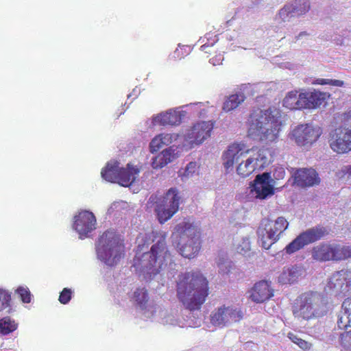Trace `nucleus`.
Wrapping results in <instances>:
<instances>
[{"instance_id":"52","label":"nucleus","mask_w":351,"mask_h":351,"mask_svg":"<svg viewBox=\"0 0 351 351\" xmlns=\"http://www.w3.org/2000/svg\"><path fill=\"white\" fill-rule=\"evenodd\" d=\"M160 154H170V153L169 152V151H168V149H165L162 150V151L160 152Z\"/></svg>"},{"instance_id":"22","label":"nucleus","mask_w":351,"mask_h":351,"mask_svg":"<svg viewBox=\"0 0 351 351\" xmlns=\"http://www.w3.org/2000/svg\"><path fill=\"white\" fill-rule=\"evenodd\" d=\"M184 117V111L170 109L166 112L158 114L155 117V121L162 125H178L182 123Z\"/></svg>"},{"instance_id":"47","label":"nucleus","mask_w":351,"mask_h":351,"mask_svg":"<svg viewBox=\"0 0 351 351\" xmlns=\"http://www.w3.org/2000/svg\"><path fill=\"white\" fill-rule=\"evenodd\" d=\"M344 171L351 178V165L345 167Z\"/></svg>"},{"instance_id":"51","label":"nucleus","mask_w":351,"mask_h":351,"mask_svg":"<svg viewBox=\"0 0 351 351\" xmlns=\"http://www.w3.org/2000/svg\"><path fill=\"white\" fill-rule=\"evenodd\" d=\"M306 32H300L299 34V35L296 37L297 39H298L300 37H301L302 36H304V35H306Z\"/></svg>"},{"instance_id":"53","label":"nucleus","mask_w":351,"mask_h":351,"mask_svg":"<svg viewBox=\"0 0 351 351\" xmlns=\"http://www.w3.org/2000/svg\"><path fill=\"white\" fill-rule=\"evenodd\" d=\"M259 156H261V160H263V159L265 158V156L264 155H259Z\"/></svg>"},{"instance_id":"36","label":"nucleus","mask_w":351,"mask_h":351,"mask_svg":"<svg viewBox=\"0 0 351 351\" xmlns=\"http://www.w3.org/2000/svg\"><path fill=\"white\" fill-rule=\"evenodd\" d=\"M15 293L19 295L20 299L23 303H29L32 299V295L27 287H19Z\"/></svg>"},{"instance_id":"25","label":"nucleus","mask_w":351,"mask_h":351,"mask_svg":"<svg viewBox=\"0 0 351 351\" xmlns=\"http://www.w3.org/2000/svg\"><path fill=\"white\" fill-rule=\"evenodd\" d=\"M311 255L317 261H332V244L321 243L313 247Z\"/></svg>"},{"instance_id":"46","label":"nucleus","mask_w":351,"mask_h":351,"mask_svg":"<svg viewBox=\"0 0 351 351\" xmlns=\"http://www.w3.org/2000/svg\"><path fill=\"white\" fill-rule=\"evenodd\" d=\"M252 160L251 159H247L246 162L243 164L244 167L246 168V169H249V172H251L254 170V167L252 166H250L252 164Z\"/></svg>"},{"instance_id":"26","label":"nucleus","mask_w":351,"mask_h":351,"mask_svg":"<svg viewBox=\"0 0 351 351\" xmlns=\"http://www.w3.org/2000/svg\"><path fill=\"white\" fill-rule=\"evenodd\" d=\"M119 170V162L117 160H110L107 162L105 167L101 169V175L106 181L117 183Z\"/></svg>"},{"instance_id":"32","label":"nucleus","mask_w":351,"mask_h":351,"mask_svg":"<svg viewBox=\"0 0 351 351\" xmlns=\"http://www.w3.org/2000/svg\"><path fill=\"white\" fill-rule=\"evenodd\" d=\"M17 328V324L9 317L0 319V333L6 335Z\"/></svg>"},{"instance_id":"17","label":"nucleus","mask_w":351,"mask_h":351,"mask_svg":"<svg viewBox=\"0 0 351 351\" xmlns=\"http://www.w3.org/2000/svg\"><path fill=\"white\" fill-rule=\"evenodd\" d=\"M250 298L256 303L264 302L274 296V291L270 284L266 280L256 282L249 291Z\"/></svg>"},{"instance_id":"27","label":"nucleus","mask_w":351,"mask_h":351,"mask_svg":"<svg viewBox=\"0 0 351 351\" xmlns=\"http://www.w3.org/2000/svg\"><path fill=\"white\" fill-rule=\"evenodd\" d=\"M154 260V245L151 246L147 252L143 253L141 256L137 254L134 258V266L139 267L142 270H149L152 269Z\"/></svg>"},{"instance_id":"43","label":"nucleus","mask_w":351,"mask_h":351,"mask_svg":"<svg viewBox=\"0 0 351 351\" xmlns=\"http://www.w3.org/2000/svg\"><path fill=\"white\" fill-rule=\"evenodd\" d=\"M247 169L244 167L243 162L240 163L237 168L238 174L242 175L243 176H246L249 173V171H247Z\"/></svg>"},{"instance_id":"11","label":"nucleus","mask_w":351,"mask_h":351,"mask_svg":"<svg viewBox=\"0 0 351 351\" xmlns=\"http://www.w3.org/2000/svg\"><path fill=\"white\" fill-rule=\"evenodd\" d=\"M179 201L178 191L174 188L169 189L163 197L162 202L158 205L159 206L158 219L161 224L169 219L178 211Z\"/></svg>"},{"instance_id":"9","label":"nucleus","mask_w":351,"mask_h":351,"mask_svg":"<svg viewBox=\"0 0 351 351\" xmlns=\"http://www.w3.org/2000/svg\"><path fill=\"white\" fill-rule=\"evenodd\" d=\"M330 148L337 154H348L351 151V126H339L329 134Z\"/></svg>"},{"instance_id":"12","label":"nucleus","mask_w":351,"mask_h":351,"mask_svg":"<svg viewBox=\"0 0 351 351\" xmlns=\"http://www.w3.org/2000/svg\"><path fill=\"white\" fill-rule=\"evenodd\" d=\"M243 317V312L238 308L221 306L212 313L210 321L213 325L225 326L240 321Z\"/></svg>"},{"instance_id":"39","label":"nucleus","mask_w":351,"mask_h":351,"mask_svg":"<svg viewBox=\"0 0 351 351\" xmlns=\"http://www.w3.org/2000/svg\"><path fill=\"white\" fill-rule=\"evenodd\" d=\"M73 291L71 289L64 288L60 292L58 300L62 304H66L71 300Z\"/></svg>"},{"instance_id":"38","label":"nucleus","mask_w":351,"mask_h":351,"mask_svg":"<svg viewBox=\"0 0 351 351\" xmlns=\"http://www.w3.org/2000/svg\"><path fill=\"white\" fill-rule=\"evenodd\" d=\"M313 84L319 85H330L337 87H341L344 85V82L342 80L324 78H317Z\"/></svg>"},{"instance_id":"30","label":"nucleus","mask_w":351,"mask_h":351,"mask_svg":"<svg viewBox=\"0 0 351 351\" xmlns=\"http://www.w3.org/2000/svg\"><path fill=\"white\" fill-rule=\"evenodd\" d=\"M245 99V97L244 94L241 93L231 95L223 103V110L226 112H230L234 110L244 101Z\"/></svg>"},{"instance_id":"35","label":"nucleus","mask_w":351,"mask_h":351,"mask_svg":"<svg viewBox=\"0 0 351 351\" xmlns=\"http://www.w3.org/2000/svg\"><path fill=\"white\" fill-rule=\"evenodd\" d=\"M176 156L177 155H158V156L161 157L159 158L158 157H155V169L158 167L162 168L167 165L169 162L176 159Z\"/></svg>"},{"instance_id":"3","label":"nucleus","mask_w":351,"mask_h":351,"mask_svg":"<svg viewBox=\"0 0 351 351\" xmlns=\"http://www.w3.org/2000/svg\"><path fill=\"white\" fill-rule=\"evenodd\" d=\"M330 309L328 298L317 291L302 293L295 300L293 313L305 320L317 319L327 315Z\"/></svg>"},{"instance_id":"2","label":"nucleus","mask_w":351,"mask_h":351,"mask_svg":"<svg viewBox=\"0 0 351 351\" xmlns=\"http://www.w3.org/2000/svg\"><path fill=\"white\" fill-rule=\"evenodd\" d=\"M281 111L274 107L252 110L248 119V136L261 141H274L282 126Z\"/></svg>"},{"instance_id":"55","label":"nucleus","mask_w":351,"mask_h":351,"mask_svg":"<svg viewBox=\"0 0 351 351\" xmlns=\"http://www.w3.org/2000/svg\"><path fill=\"white\" fill-rule=\"evenodd\" d=\"M350 299H351V297L350 298Z\"/></svg>"},{"instance_id":"50","label":"nucleus","mask_w":351,"mask_h":351,"mask_svg":"<svg viewBox=\"0 0 351 351\" xmlns=\"http://www.w3.org/2000/svg\"><path fill=\"white\" fill-rule=\"evenodd\" d=\"M208 47H209L208 45H207L206 44H204V45H202V46H201V49H202V51H204L207 52V51H206V49H207Z\"/></svg>"},{"instance_id":"23","label":"nucleus","mask_w":351,"mask_h":351,"mask_svg":"<svg viewBox=\"0 0 351 351\" xmlns=\"http://www.w3.org/2000/svg\"><path fill=\"white\" fill-rule=\"evenodd\" d=\"M310 9V5L307 0H296L294 5H285L278 12L279 16L282 20L285 21L291 13H296L302 15L308 12Z\"/></svg>"},{"instance_id":"49","label":"nucleus","mask_w":351,"mask_h":351,"mask_svg":"<svg viewBox=\"0 0 351 351\" xmlns=\"http://www.w3.org/2000/svg\"><path fill=\"white\" fill-rule=\"evenodd\" d=\"M162 135H158V136H155V138H154V141H155V144L158 142V141H162Z\"/></svg>"},{"instance_id":"31","label":"nucleus","mask_w":351,"mask_h":351,"mask_svg":"<svg viewBox=\"0 0 351 351\" xmlns=\"http://www.w3.org/2000/svg\"><path fill=\"white\" fill-rule=\"evenodd\" d=\"M236 250L239 254L243 256H250L251 252V242L249 237H243L240 240L235 243Z\"/></svg>"},{"instance_id":"33","label":"nucleus","mask_w":351,"mask_h":351,"mask_svg":"<svg viewBox=\"0 0 351 351\" xmlns=\"http://www.w3.org/2000/svg\"><path fill=\"white\" fill-rule=\"evenodd\" d=\"M250 150L254 152V147L250 149L242 142H234L228 146L226 154H247Z\"/></svg>"},{"instance_id":"48","label":"nucleus","mask_w":351,"mask_h":351,"mask_svg":"<svg viewBox=\"0 0 351 351\" xmlns=\"http://www.w3.org/2000/svg\"><path fill=\"white\" fill-rule=\"evenodd\" d=\"M195 167V164H193V162H190L189 164H188L187 167H186V171L191 173L192 171L190 170L191 168H193Z\"/></svg>"},{"instance_id":"19","label":"nucleus","mask_w":351,"mask_h":351,"mask_svg":"<svg viewBox=\"0 0 351 351\" xmlns=\"http://www.w3.org/2000/svg\"><path fill=\"white\" fill-rule=\"evenodd\" d=\"M141 169V166H134L128 163L125 167H120L117 183L123 186H130L136 179Z\"/></svg>"},{"instance_id":"24","label":"nucleus","mask_w":351,"mask_h":351,"mask_svg":"<svg viewBox=\"0 0 351 351\" xmlns=\"http://www.w3.org/2000/svg\"><path fill=\"white\" fill-rule=\"evenodd\" d=\"M337 327L342 329H347L351 326V299L348 298L345 299L342 305L341 310L337 315Z\"/></svg>"},{"instance_id":"1","label":"nucleus","mask_w":351,"mask_h":351,"mask_svg":"<svg viewBox=\"0 0 351 351\" xmlns=\"http://www.w3.org/2000/svg\"><path fill=\"white\" fill-rule=\"evenodd\" d=\"M177 292L186 309L199 310L208 294V281L199 271L185 273L179 278Z\"/></svg>"},{"instance_id":"37","label":"nucleus","mask_w":351,"mask_h":351,"mask_svg":"<svg viewBox=\"0 0 351 351\" xmlns=\"http://www.w3.org/2000/svg\"><path fill=\"white\" fill-rule=\"evenodd\" d=\"M11 294L9 291L0 289V303L1 309L9 308L10 310ZM10 311H8L9 312Z\"/></svg>"},{"instance_id":"20","label":"nucleus","mask_w":351,"mask_h":351,"mask_svg":"<svg viewBox=\"0 0 351 351\" xmlns=\"http://www.w3.org/2000/svg\"><path fill=\"white\" fill-rule=\"evenodd\" d=\"M302 97V109H315L319 107L326 99V93L320 91L304 92Z\"/></svg>"},{"instance_id":"45","label":"nucleus","mask_w":351,"mask_h":351,"mask_svg":"<svg viewBox=\"0 0 351 351\" xmlns=\"http://www.w3.org/2000/svg\"><path fill=\"white\" fill-rule=\"evenodd\" d=\"M289 338L293 341V343L298 344V341L301 339L300 337H298L297 335H295L293 333L289 332L288 335Z\"/></svg>"},{"instance_id":"40","label":"nucleus","mask_w":351,"mask_h":351,"mask_svg":"<svg viewBox=\"0 0 351 351\" xmlns=\"http://www.w3.org/2000/svg\"><path fill=\"white\" fill-rule=\"evenodd\" d=\"M342 345L348 349H351V331L340 335Z\"/></svg>"},{"instance_id":"29","label":"nucleus","mask_w":351,"mask_h":351,"mask_svg":"<svg viewBox=\"0 0 351 351\" xmlns=\"http://www.w3.org/2000/svg\"><path fill=\"white\" fill-rule=\"evenodd\" d=\"M350 257V247L340 244H332V261H339Z\"/></svg>"},{"instance_id":"21","label":"nucleus","mask_w":351,"mask_h":351,"mask_svg":"<svg viewBox=\"0 0 351 351\" xmlns=\"http://www.w3.org/2000/svg\"><path fill=\"white\" fill-rule=\"evenodd\" d=\"M304 273V269L301 265H295L289 267H285L278 276V281L280 284H293Z\"/></svg>"},{"instance_id":"14","label":"nucleus","mask_w":351,"mask_h":351,"mask_svg":"<svg viewBox=\"0 0 351 351\" xmlns=\"http://www.w3.org/2000/svg\"><path fill=\"white\" fill-rule=\"evenodd\" d=\"M293 185L302 189L319 185L321 179L317 171L313 168H299L292 173Z\"/></svg>"},{"instance_id":"44","label":"nucleus","mask_w":351,"mask_h":351,"mask_svg":"<svg viewBox=\"0 0 351 351\" xmlns=\"http://www.w3.org/2000/svg\"><path fill=\"white\" fill-rule=\"evenodd\" d=\"M297 345L304 350H308L311 347V344L309 343L302 339L298 341Z\"/></svg>"},{"instance_id":"54","label":"nucleus","mask_w":351,"mask_h":351,"mask_svg":"<svg viewBox=\"0 0 351 351\" xmlns=\"http://www.w3.org/2000/svg\"><path fill=\"white\" fill-rule=\"evenodd\" d=\"M155 147H157L158 148H160V146L158 144H157V145H155Z\"/></svg>"},{"instance_id":"8","label":"nucleus","mask_w":351,"mask_h":351,"mask_svg":"<svg viewBox=\"0 0 351 351\" xmlns=\"http://www.w3.org/2000/svg\"><path fill=\"white\" fill-rule=\"evenodd\" d=\"M165 238V232L155 234V241L157 239L155 244V276L161 272L164 275L165 271L171 269L175 265L167 248Z\"/></svg>"},{"instance_id":"34","label":"nucleus","mask_w":351,"mask_h":351,"mask_svg":"<svg viewBox=\"0 0 351 351\" xmlns=\"http://www.w3.org/2000/svg\"><path fill=\"white\" fill-rule=\"evenodd\" d=\"M134 298L141 307H145L149 299L147 291L145 288L137 289L134 293Z\"/></svg>"},{"instance_id":"42","label":"nucleus","mask_w":351,"mask_h":351,"mask_svg":"<svg viewBox=\"0 0 351 351\" xmlns=\"http://www.w3.org/2000/svg\"><path fill=\"white\" fill-rule=\"evenodd\" d=\"M229 266H230L229 262H226L224 263H219L218 267H219V272L223 273V274H228L229 271V269H228Z\"/></svg>"},{"instance_id":"18","label":"nucleus","mask_w":351,"mask_h":351,"mask_svg":"<svg viewBox=\"0 0 351 351\" xmlns=\"http://www.w3.org/2000/svg\"><path fill=\"white\" fill-rule=\"evenodd\" d=\"M344 274L343 271H340L332 275L324 287V291L326 294L337 297L347 290V286L345 285L346 278Z\"/></svg>"},{"instance_id":"28","label":"nucleus","mask_w":351,"mask_h":351,"mask_svg":"<svg viewBox=\"0 0 351 351\" xmlns=\"http://www.w3.org/2000/svg\"><path fill=\"white\" fill-rule=\"evenodd\" d=\"M302 97L297 90L289 92L283 99V106L289 110L302 109Z\"/></svg>"},{"instance_id":"41","label":"nucleus","mask_w":351,"mask_h":351,"mask_svg":"<svg viewBox=\"0 0 351 351\" xmlns=\"http://www.w3.org/2000/svg\"><path fill=\"white\" fill-rule=\"evenodd\" d=\"M234 156L235 155H227V157L226 158V160L224 162V166L227 169L233 166Z\"/></svg>"},{"instance_id":"7","label":"nucleus","mask_w":351,"mask_h":351,"mask_svg":"<svg viewBox=\"0 0 351 351\" xmlns=\"http://www.w3.org/2000/svg\"><path fill=\"white\" fill-rule=\"evenodd\" d=\"M328 233L326 228L321 226L307 229L289 243L284 251L287 254H292L304 246L324 238Z\"/></svg>"},{"instance_id":"10","label":"nucleus","mask_w":351,"mask_h":351,"mask_svg":"<svg viewBox=\"0 0 351 351\" xmlns=\"http://www.w3.org/2000/svg\"><path fill=\"white\" fill-rule=\"evenodd\" d=\"M322 134V129L312 124H300L291 132V138L299 146H308L316 142Z\"/></svg>"},{"instance_id":"5","label":"nucleus","mask_w":351,"mask_h":351,"mask_svg":"<svg viewBox=\"0 0 351 351\" xmlns=\"http://www.w3.org/2000/svg\"><path fill=\"white\" fill-rule=\"evenodd\" d=\"M180 235L178 248L184 258L194 257L200 250V233L199 228L189 222H182L176 227Z\"/></svg>"},{"instance_id":"13","label":"nucleus","mask_w":351,"mask_h":351,"mask_svg":"<svg viewBox=\"0 0 351 351\" xmlns=\"http://www.w3.org/2000/svg\"><path fill=\"white\" fill-rule=\"evenodd\" d=\"M274 184L275 181L271 178L270 173L264 172L256 176L254 181L251 182L250 187L256 197L263 199L274 193Z\"/></svg>"},{"instance_id":"16","label":"nucleus","mask_w":351,"mask_h":351,"mask_svg":"<svg viewBox=\"0 0 351 351\" xmlns=\"http://www.w3.org/2000/svg\"><path fill=\"white\" fill-rule=\"evenodd\" d=\"M213 123L210 121H200L195 123L187 134L191 145H199L210 136Z\"/></svg>"},{"instance_id":"6","label":"nucleus","mask_w":351,"mask_h":351,"mask_svg":"<svg viewBox=\"0 0 351 351\" xmlns=\"http://www.w3.org/2000/svg\"><path fill=\"white\" fill-rule=\"evenodd\" d=\"M288 221L282 217H278L275 221L269 219L261 220L257 230L258 238L261 242V246L266 250L279 240L281 234L288 228Z\"/></svg>"},{"instance_id":"4","label":"nucleus","mask_w":351,"mask_h":351,"mask_svg":"<svg viewBox=\"0 0 351 351\" xmlns=\"http://www.w3.org/2000/svg\"><path fill=\"white\" fill-rule=\"evenodd\" d=\"M124 252L123 241L116 232L107 230L99 238L97 245V256L106 265H117L123 256Z\"/></svg>"},{"instance_id":"15","label":"nucleus","mask_w":351,"mask_h":351,"mask_svg":"<svg viewBox=\"0 0 351 351\" xmlns=\"http://www.w3.org/2000/svg\"><path fill=\"white\" fill-rule=\"evenodd\" d=\"M96 218L92 212L82 210L74 217L73 228L81 239H84L95 229Z\"/></svg>"}]
</instances>
